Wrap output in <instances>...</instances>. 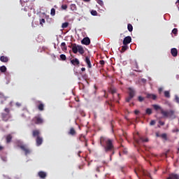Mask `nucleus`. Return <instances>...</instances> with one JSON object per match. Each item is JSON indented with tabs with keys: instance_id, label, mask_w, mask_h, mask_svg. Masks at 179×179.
I'll return each instance as SVG.
<instances>
[{
	"instance_id": "nucleus-1",
	"label": "nucleus",
	"mask_w": 179,
	"mask_h": 179,
	"mask_svg": "<svg viewBox=\"0 0 179 179\" xmlns=\"http://www.w3.org/2000/svg\"><path fill=\"white\" fill-rule=\"evenodd\" d=\"M100 145L103 148V150L105 153H108L111 152V154L110 155V160L112 159L113 155L114 153H115V151H114V144L113 143V140L104 137V136H101L100 138Z\"/></svg>"
},
{
	"instance_id": "nucleus-2",
	"label": "nucleus",
	"mask_w": 179,
	"mask_h": 179,
	"mask_svg": "<svg viewBox=\"0 0 179 179\" xmlns=\"http://www.w3.org/2000/svg\"><path fill=\"white\" fill-rule=\"evenodd\" d=\"M33 138H36V146H41L43 145V138L41 136V131L39 129H35L32 131Z\"/></svg>"
},
{
	"instance_id": "nucleus-3",
	"label": "nucleus",
	"mask_w": 179,
	"mask_h": 179,
	"mask_svg": "<svg viewBox=\"0 0 179 179\" xmlns=\"http://www.w3.org/2000/svg\"><path fill=\"white\" fill-rule=\"evenodd\" d=\"M128 90H129L128 92L129 96L126 98L127 103H129L131 100H132V99L135 97V93H136L135 90H134V88L132 87H129Z\"/></svg>"
},
{
	"instance_id": "nucleus-4",
	"label": "nucleus",
	"mask_w": 179,
	"mask_h": 179,
	"mask_svg": "<svg viewBox=\"0 0 179 179\" xmlns=\"http://www.w3.org/2000/svg\"><path fill=\"white\" fill-rule=\"evenodd\" d=\"M31 122L33 124H36V125H41L44 122V120L40 116H35L33 117Z\"/></svg>"
},
{
	"instance_id": "nucleus-5",
	"label": "nucleus",
	"mask_w": 179,
	"mask_h": 179,
	"mask_svg": "<svg viewBox=\"0 0 179 179\" xmlns=\"http://www.w3.org/2000/svg\"><path fill=\"white\" fill-rule=\"evenodd\" d=\"M161 114L166 118H167V117H173V115H174V110H171L169 111H166L164 109H161Z\"/></svg>"
},
{
	"instance_id": "nucleus-6",
	"label": "nucleus",
	"mask_w": 179,
	"mask_h": 179,
	"mask_svg": "<svg viewBox=\"0 0 179 179\" xmlns=\"http://www.w3.org/2000/svg\"><path fill=\"white\" fill-rule=\"evenodd\" d=\"M19 148H20L21 150H23L24 152L25 156H27V155H30L31 153V150L27 147L26 145H19Z\"/></svg>"
},
{
	"instance_id": "nucleus-7",
	"label": "nucleus",
	"mask_w": 179,
	"mask_h": 179,
	"mask_svg": "<svg viewBox=\"0 0 179 179\" xmlns=\"http://www.w3.org/2000/svg\"><path fill=\"white\" fill-rule=\"evenodd\" d=\"M68 134L69 136H71L72 138H75V136L78 135V131H76V129L74 127H70Z\"/></svg>"
},
{
	"instance_id": "nucleus-8",
	"label": "nucleus",
	"mask_w": 179,
	"mask_h": 179,
	"mask_svg": "<svg viewBox=\"0 0 179 179\" xmlns=\"http://www.w3.org/2000/svg\"><path fill=\"white\" fill-rule=\"evenodd\" d=\"M35 103L39 111H44V103L41 101H36Z\"/></svg>"
},
{
	"instance_id": "nucleus-9",
	"label": "nucleus",
	"mask_w": 179,
	"mask_h": 179,
	"mask_svg": "<svg viewBox=\"0 0 179 179\" xmlns=\"http://www.w3.org/2000/svg\"><path fill=\"white\" fill-rule=\"evenodd\" d=\"M69 47L71 48L74 54H78V45H76V43H71V45H69Z\"/></svg>"
},
{
	"instance_id": "nucleus-10",
	"label": "nucleus",
	"mask_w": 179,
	"mask_h": 179,
	"mask_svg": "<svg viewBox=\"0 0 179 179\" xmlns=\"http://www.w3.org/2000/svg\"><path fill=\"white\" fill-rule=\"evenodd\" d=\"M132 41V38L131 36H126L123 40V45H128V44L131 43Z\"/></svg>"
},
{
	"instance_id": "nucleus-11",
	"label": "nucleus",
	"mask_w": 179,
	"mask_h": 179,
	"mask_svg": "<svg viewBox=\"0 0 179 179\" xmlns=\"http://www.w3.org/2000/svg\"><path fill=\"white\" fill-rule=\"evenodd\" d=\"M166 179H179V174L174 173H170Z\"/></svg>"
},
{
	"instance_id": "nucleus-12",
	"label": "nucleus",
	"mask_w": 179,
	"mask_h": 179,
	"mask_svg": "<svg viewBox=\"0 0 179 179\" xmlns=\"http://www.w3.org/2000/svg\"><path fill=\"white\" fill-rule=\"evenodd\" d=\"M81 43L84 45H89L90 44V38L89 37H85L81 41Z\"/></svg>"
},
{
	"instance_id": "nucleus-13",
	"label": "nucleus",
	"mask_w": 179,
	"mask_h": 179,
	"mask_svg": "<svg viewBox=\"0 0 179 179\" xmlns=\"http://www.w3.org/2000/svg\"><path fill=\"white\" fill-rule=\"evenodd\" d=\"M38 177H40L42 179H45L47 177V173H45L43 171H41L38 173Z\"/></svg>"
},
{
	"instance_id": "nucleus-14",
	"label": "nucleus",
	"mask_w": 179,
	"mask_h": 179,
	"mask_svg": "<svg viewBox=\"0 0 179 179\" xmlns=\"http://www.w3.org/2000/svg\"><path fill=\"white\" fill-rule=\"evenodd\" d=\"M171 54L172 57H177L178 55V50H177V48H173L171 50Z\"/></svg>"
},
{
	"instance_id": "nucleus-15",
	"label": "nucleus",
	"mask_w": 179,
	"mask_h": 179,
	"mask_svg": "<svg viewBox=\"0 0 179 179\" xmlns=\"http://www.w3.org/2000/svg\"><path fill=\"white\" fill-rule=\"evenodd\" d=\"M147 99H152V100H156L157 99V96L155 94H147Z\"/></svg>"
},
{
	"instance_id": "nucleus-16",
	"label": "nucleus",
	"mask_w": 179,
	"mask_h": 179,
	"mask_svg": "<svg viewBox=\"0 0 179 179\" xmlns=\"http://www.w3.org/2000/svg\"><path fill=\"white\" fill-rule=\"evenodd\" d=\"M88 68H92V63L90 62V57H85V59Z\"/></svg>"
},
{
	"instance_id": "nucleus-17",
	"label": "nucleus",
	"mask_w": 179,
	"mask_h": 179,
	"mask_svg": "<svg viewBox=\"0 0 179 179\" xmlns=\"http://www.w3.org/2000/svg\"><path fill=\"white\" fill-rule=\"evenodd\" d=\"M141 141L142 142H149V138H143V137H140V138L138 140H136V142L137 143H140Z\"/></svg>"
},
{
	"instance_id": "nucleus-18",
	"label": "nucleus",
	"mask_w": 179,
	"mask_h": 179,
	"mask_svg": "<svg viewBox=\"0 0 179 179\" xmlns=\"http://www.w3.org/2000/svg\"><path fill=\"white\" fill-rule=\"evenodd\" d=\"M71 63L74 66L79 65V64H80V62H79V59H71Z\"/></svg>"
},
{
	"instance_id": "nucleus-19",
	"label": "nucleus",
	"mask_w": 179,
	"mask_h": 179,
	"mask_svg": "<svg viewBox=\"0 0 179 179\" xmlns=\"http://www.w3.org/2000/svg\"><path fill=\"white\" fill-rule=\"evenodd\" d=\"M12 134H8L6 136V143H10V142H12Z\"/></svg>"
},
{
	"instance_id": "nucleus-20",
	"label": "nucleus",
	"mask_w": 179,
	"mask_h": 179,
	"mask_svg": "<svg viewBox=\"0 0 179 179\" xmlns=\"http://www.w3.org/2000/svg\"><path fill=\"white\" fill-rule=\"evenodd\" d=\"M78 52H79V54H81V55H83V54H85V50H83V47H82L81 45H78Z\"/></svg>"
},
{
	"instance_id": "nucleus-21",
	"label": "nucleus",
	"mask_w": 179,
	"mask_h": 179,
	"mask_svg": "<svg viewBox=\"0 0 179 179\" xmlns=\"http://www.w3.org/2000/svg\"><path fill=\"white\" fill-rule=\"evenodd\" d=\"M0 61L1 62H8V61H9V59L8 58V57L1 56Z\"/></svg>"
},
{
	"instance_id": "nucleus-22",
	"label": "nucleus",
	"mask_w": 179,
	"mask_h": 179,
	"mask_svg": "<svg viewBox=\"0 0 179 179\" xmlns=\"http://www.w3.org/2000/svg\"><path fill=\"white\" fill-rule=\"evenodd\" d=\"M2 118L3 121H8V120H9V114L3 113Z\"/></svg>"
},
{
	"instance_id": "nucleus-23",
	"label": "nucleus",
	"mask_w": 179,
	"mask_h": 179,
	"mask_svg": "<svg viewBox=\"0 0 179 179\" xmlns=\"http://www.w3.org/2000/svg\"><path fill=\"white\" fill-rule=\"evenodd\" d=\"M61 47H62V50L63 51H66L67 48H66V43H65V42H63L61 43Z\"/></svg>"
},
{
	"instance_id": "nucleus-24",
	"label": "nucleus",
	"mask_w": 179,
	"mask_h": 179,
	"mask_svg": "<svg viewBox=\"0 0 179 179\" xmlns=\"http://www.w3.org/2000/svg\"><path fill=\"white\" fill-rule=\"evenodd\" d=\"M127 50H128V45H124L122 47V50H121L120 52H125V51H127Z\"/></svg>"
},
{
	"instance_id": "nucleus-25",
	"label": "nucleus",
	"mask_w": 179,
	"mask_h": 179,
	"mask_svg": "<svg viewBox=\"0 0 179 179\" xmlns=\"http://www.w3.org/2000/svg\"><path fill=\"white\" fill-rule=\"evenodd\" d=\"M152 107H153V108H155L157 111V110H160V111H162V110L163 109V108H162V107H160L159 105H156V104L152 105Z\"/></svg>"
},
{
	"instance_id": "nucleus-26",
	"label": "nucleus",
	"mask_w": 179,
	"mask_h": 179,
	"mask_svg": "<svg viewBox=\"0 0 179 179\" xmlns=\"http://www.w3.org/2000/svg\"><path fill=\"white\" fill-rule=\"evenodd\" d=\"M127 29L129 31H132L134 30V27L131 24H127Z\"/></svg>"
},
{
	"instance_id": "nucleus-27",
	"label": "nucleus",
	"mask_w": 179,
	"mask_h": 179,
	"mask_svg": "<svg viewBox=\"0 0 179 179\" xmlns=\"http://www.w3.org/2000/svg\"><path fill=\"white\" fill-rule=\"evenodd\" d=\"M160 137L164 139V141H167V134L166 133L161 134Z\"/></svg>"
},
{
	"instance_id": "nucleus-28",
	"label": "nucleus",
	"mask_w": 179,
	"mask_h": 179,
	"mask_svg": "<svg viewBox=\"0 0 179 179\" xmlns=\"http://www.w3.org/2000/svg\"><path fill=\"white\" fill-rule=\"evenodd\" d=\"M70 9L71 10H76V4L70 5Z\"/></svg>"
},
{
	"instance_id": "nucleus-29",
	"label": "nucleus",
	"mask_w": 179,
	"mask_h": 179,
	"mask_svg": "<svg viewBox=\"0 0 179 179\" xmlns=\"http://www.w3.org/2000/svg\"><path fill=\"white\" fill-rule=\"evenodd\" d=\"M0 71L2 73L6 72V66H2L0 67Z\"/></svg>"
},
{
	"instance_id": "nucleus-30",
	"label": "nucleus",
	"mask_w": 179,
	"mask_h": 179,
	"mask_svg": "<svg viewBox=\"0 0 179 179\" xmlns=\"http://www.w3.org/2000/svg\"><path fill=\"white\" fill-rule=\"evenodd\" d=\"M164 96H165V97H166L167 99H170V92H169V91H165V92H164Z\"/></svg>"
},
{
	"instance_id": "nucleus-31",
	"label": "nucleus",
	"mask_w": 179,
	"mask_h": 179,
	"mask_svg": "<svg viewBox=\"0 0 179 179\" xmlns=\"http://www.w3.org/2000/svg\"><path fill=\"white\" fill-rule=\"evenodd\" d=\"M145 113L148 114V115H150L152 114V110L150 108H147L145 110Z\"/></svg>"
},
{
	"instance_id": "nucleus-32",
	"label": "nucleus",
	"mask_w": 179,
	"mask_h": 179,
	"mask_svg": "<svg viewBox=\"0 0 179 179\" xmlns=\"http://www.w3.org/2000/svg\"><path fill=\"white\" fill-rule=\"evenodd\" d=\"M60 59L62 61H65L66 59V56L65 55H60Z\"/></svg>"
},
{
	"instance_id": "nucleus-33",
	"label": "nucleus",
	"mask_w": 179,
	"mask_h": 179,
	"mask_svg": "<svg viewBox=\"0 0 179 179\" xmlns=\"http://www.w3.org/2000/svg\"><path fill=\"white\" fill-rule=\"evenodd\" d=\"M138 101H139L140 103H142V101H143L145 100V98L143 97V96H139L138 97Z\"/></svg>"
},
{
	"instance_id": "nucleus-34",
	"label": "nucleus",
	"mask_w": 179,
	"mask_h": 179,
	"mask_svg": "<svg viewBox=\"0 0 179 179\" xmlns=\"http://www.w3.org/2000/svg\"><path fill=\"white\" fill-rule=\"evenodd\" d=\"M51 16H55V8H52L50 11Z\"/></svg>"
},
{
	"instance_id": "nucleus-35",
	"label": "nucleus",
	"mask_w": 179,
	"mask_h": 179,
	"mask_svg": "<svg viewBox=\"0 0 179 179\" xmlns=\"http://www.w3.org/2000/svg\"><path fill=\"white\" fill-rule=\"evenodd\" d=\"M43 23H45V20L44 18H42V19L40 20L41 26H44Z\"/></svg>"
},
{
	"instance_id": "nucleus-36",
	"label": "nucleus",
	"mask_w": 179,
	"mask_h": 179,
	"mask_svg": "<svg viewBox=\"0 0 179 179\" xmlns=\"http://www.w3.org/2000/svg\"><path fill=\"white\" fill-rule=\"evenodd\" d=\"M91 15H92V16H97V11L94 10H92L91 11Z\"/></svg>"
},
{
	"instance_id": "nucleus-37",
	"label": "nucleus",
	"mask_w": 179,
	"mask_h": 179,
	"mask_svg": "<svg viewBox=\"0 0 179 179\" xmlns=\"http://www.w3.org/2000/svg\"><path fill=\"white\" fill-rule=\"evenodd\" d=\"M62 29H66V27H68V22H66L63 23L62 25Z\"/></svg>"
},
{
	"instance_id": "nucleus-38",
	"label": "nucleus",
	"mask_w": 179,
	"mask_h": 179,
	"mask_svg": "<svg viewBox=\"0 0 179 179\" xmlns=\"http://www.w3.org/2000/svg\"><path fill=\"white\" fill-rule=\"evenodd\" d=\"M97 3H99V5H100L101 6H103V5H104V2H103L102 0H98Z\"/></svg>"
},
{
	"instance_id": "nucleus-39",
	"label": "nucleus",
	"mask_w": 179,
	"mask_h": 179,
	"mask_svg": "<svg viewBox=\"0 0 179 179\" xmlns=\"http://www.w3.org/2000/svg\"><path fill=\"white\" fill-rule=\"evenodd\" d=\"M67 8H68V6H66V4L62 6V10H66Z\"/></svg>"
},
{
	"instance_id": "nucleus-40",
	"label": "nucleus",
	"mask_w": 179,
	"mask_h": 179,
	"mask_svg": "<svg viewBox=\"0 0 179 179\" xmlns=\"http://www.w3.org/2000/svg\"><path fill=\"white\" fill-rule=\"evenodd\" d=\"M178 32V29H177V28H174V29L172 30L173 34H177Z\"/></svg>"
},
{
	"instance_id": "nucleus-41",
	"label": "nucleus",
	"mask_w": 179,
	"mask_h": 179,
	"mask_svg": "<svg viewBox=\"0 0 179 179\" xmlns=\"http://www.w3.org/2000/svg\"><path fill=\"white\" fill-rule=\"evenodd\" d=\"M156 124V121L155 120H151V122H150V125H155Z\"/></svg>"
},
{
	"instance_id": "nucleus-42",
	"label": "nucleus",
	"mask_w": 179,
	"mask_h": 179,
	"mask_svg": "<svg viewBox=\"0 0 179 179\" xmlns=\"http://www.w3.org/2000/svg\"><path fill=\"white\" fill-rule=\"evenodd\" d=\"M135 173L136 174L137 177H139V175L138 173V171H141V169H135Z\"/></svg>"
},
{
	"instance_id": "nucleus-43",
	"label": "nucleus",
	"mask_w": 179,
	"mask_h": 179,
	"mask_svg": "<svg viewBox=\"0 0 179 179\" xmlns=\"http://www.w3.org/2000/svg\"><path fill=\"white\" fill-rule=\"evenodd\" d=\"M99 64H100L101 65H104V64H106V62H104V60H100V61H99Z\"/></svg>"
},
{
	"instance_id": "nucleus-44",
	"label": "nucleus",
	"mask_w": 179,
	"mask_h": 179,
	"mask_svg": "<svg viewBox=\"0 0 179 179\" xmlns=\"http://www.w3.org/2000/svg\"><path fill=\"white\" fill-rule=\"evenodd\" d=\"M175 100H176V103H179V97L178 96H176Z\"/></svg>"
},
{
	"instance_id": "nucleus-45",
	"label": "nucleus",
	"mask_w": 179,
	"mask_h": 179,
	"mask_svg": "<svg viewBox=\"0 0 179 179\" xmlns=\"http://www.w3.org/2000/svg\"><path fill=\"white\" fill-rule=\"evenodd\" d=\"M4 111L6 112V113H7V114H9V108H6L5 109H4Z\"/></svg>"
},
{
	"instance_id": "nucleus-46",
	"label": "nucleus",
	"mask_w": 179,
	"mask_h": 179,
	"mask_svg": "<svg viewBox=\"0 0 179 179\" xmlns=\"http://www.w3.org/2000/svg\"><path fill=\"white\" fill-rule=\"evenodd\" d=\"M15 105L17 106V107H20V106H22V103L17 102Z\"/></svg>"
},
{
	"instance_id": "nucleus-47",
	"label": "nucleus",
	"mask_w": 179,
	"mask_h": 179,
	"mask_svg": "<svg viewBox=\"0 0 179 179\" xmlns=\"http://www.w3.org/2000/svg\"><path fill=\"white\" fill-rule=\"evenodd\" d=\"M159 125L163 126V125H164L165 123H164V122L159 121Z\"/></svg>"
},
{
	"instance_id": "nucleus-48",
	"label": "nucleus",
	"mask_w": 179,
	"mask_h": 179,
	"mask_svg": "<svg viewBox=\"0 0 179 179\" xmlns=\"http://www.w3.org/2000/svg\"><path fill=\"white\" fill-rule=\"evenodd\" d=\"M134 113L136 114V115H138L139 114V110H134Z\"/></svg>"
},
{
	"instance_id": "nucleus-49",
	"label": "nucleus",
	"mask_w": 179,
	"mask_h": 179,
	"mask_svg": "<svg viewBox=\"0 0 179 179\" xmlns=\"http://www.w3.org/2000/svg\"><path fill=\"white\" fill-rule=\"evenodd\" d=\"M123 153H124V155H127V153H128V151L127 150V149H124V150H123Z\"/></svg>"
},
{
	"instance_id": "nucleus-50",
	"label": "nucleus",
	"mask_w": 179,
	"mask_h": 179,
	"mask_svg": "<svg viewBox=\"0 0 179 179\" xmlns=\"http://www.w3.org/2000/svg\"><path fill=\"white\" fill-rule=\"evenodd\" d=\"M173 132H179V129H175L173 130Z\"/></svg>"
},
{
	"instance_id": "nucleus-51",
	"label": "nucleus",
	"mask_w": 179,
	"mask_h": 179,
	"mask_svg": "<svg viewBox=\"0 0 179 179\" xmlns=\"http://www.w3.org/2000/svg\"><path fill=\"white\" fill-rule=\"evenodd\" d=\"M1 159L3 162H7L6 157H2Z\"/></svg>"
},
{
	"instance_id": "nucleus-52",
	"label": "nucleus",
	"mask_w": 179,
	"mask_h": 179,
	"mask_svg": "<svg viewBox=\"0 0 179 179\" xmlns=\"http://www.w3.org/2000/svg\"><path fill=\"white\" fill-rule=\"evenodd\" d=\"M134 65H135L136 68L138 69V62H134Z\"/></svg>"
},
{
	"instance_id": "nucleus-53",
	"label": "nucleus",
	"mask_w": 179,
	"mask_h": 179,
	"mask_svg": "<svg viewBox=\"0 0 179 179\" xmlns=\"http://www.w3.org/2000/svg\"><path fill=\"white\" fill-rule=\"evenodd\" d=\"M81 71H82V72H85V71H86V69H85V67H83V68L81 69Z\"/></svg>"
},
{
	"instance_id": "nucleus-54",
	"label": "nucleus",
	"mask_w": 179,
	"mask_h": 179,
	"mask_svg": "<svg viewBox=\"0 0 179 179\" xmlns=\"http://www.w3.org/2000/svg\"><path fill=\"white\" fill-rule=\"evenodd\" d=\"M146 176H147V177H150V178L152 179V176H150V173H148V174L146 175Z\"/></svg>"
},
{
	"instance_id": "nucleus-55",
	"label": "nucleus",
	"mask_w": 179,
	"mask_h": 179,
	"mask_svg": "<svg viewBox=\"0 0 179 179\" xmlns=\"http://www.w3.org/2000/svg\"><path fill=\"white\" fill-rule=\"evenodd\" d=\"M159 93H162V92H163V88H159Z\"/></svg>"
},
{
	"instance_id": "nucleus-56",
	"label": "nucleus",
	"mask_w": 179,
	"mask_h": 179,
	"mask_svg": "<svg viewBox=\"0 0 179 179\" xmlns=\"http://www.w3.org/2000/svg\"><path fill=\"white\" fill-rule=\"evenodd\" d=\"M104 97L106 98V99H107V97H108V95H106V92H104Z\"/></svg>"
},
{
	"instance_id": "nucleus-57",
	"label": "nucleus",
	"mask_w": 179,
	"mask_h": 179,
	"mask_svg": "<svg viewBox=\"0 0 179 179\" xmlns=\"http://www.w3.org/2000/svg\"><path fill=\"white\" fill-rule=\"evenodd\" d=\"M80 153H82V152H80V151H79L78 153V156L79 157H80Z\"/></svg>"
},
{
	"instance_id": "nucleus-58",
	"label": "nucleus",
	"mask_w": 179,
	"mask_h": 179,
	"mask_svg": "<svg viewBox=\"0 0 179 179\" xmlns=\"http://www.w3.org/2000/svg\"><path fill=\"white\" fill-rule=\"evenodd\" d=\"M1 150H3V147H2V145H0V151Z\"/></svg>"
},
{
	"instance_id": "nucleus-59",
	"label": "nucleus",
	"mask_w": 179,
	"mask_h": 179,
	"mask_svg": "<svg viewBox=\"0 0 179 179\" xmlns=\"http://www.w3.org/2000/svg\"><path fill=\"white\" fill-rule=\"evenodd\" d=\"M114 93H115V90H112V94H114Z\"/></svg>"
},
{
	"instance_id": "nucleus-60",
	"label": "nucleus",
	"mask_w": 179,
	"mask_h": 179,
	"mask_svg": "<svg viewBox=\"0 0 179 179\" xmlns=\"http://www.w3.org/2000/svg\"><path fill=\"white\" fill-rule=\"evenodd\" d=\"M106 104H108V106H111V103L106 101Z\"/></svg>"
},
{
	"instance_id": "nucleus-61",
	"label": "nucleus",
	"mask_w": 179,
	"mask_h": 179,
	"mask_svg": "<svg viewBox=\"0 0 179 179\" xmlns=\"http://www.w3.org/2000/svg\"><path fill=\"white\" fill-rule=\"evenodd\" d=\"M156 136H157L159 138V136H160V135L159 134V133H156Z\"/></svg>"
},
{
	"instance_id": "nucleus-62",
	"label": "nucleus",
	"mask_w": 179,
	"mask_h": 179,
	"mask_svg": "<svg viewBox=\"0 0 179 179\" xmlns=\"http://www.w3.org/2000/svg\"><path fill=\"white\" fill-rule=\"evenodd\" d=\"M84 2H90V0H83Z\"/></svg>"
},
{
	"instance_id": "nucleus-63",
	"label": "nucleus",
	"mask_w": 179,
	"mask_h": 179,
	"mask_svg": "<svg viewBox=\"0 0 179 179\" xmlns=\"http://www.w3.org/2000/svg\"><path fill=\"white\" fill-rule=\"evenodd\" d=\"M74 99L76 100V101H79L78 99H76V98H74Z\"/></svg>"
},
{
	"instance_id": "nucleus-64",
	"label": "nucleus",
	"mask_w": 179,
	"mask_h": 179,
	"mask_svg": "<svg viewBox=\"0 0 179 179\" xmlns=\"http://www.w3.org/2000/svg\"><path fill=\"white\" fill-rule=\"evenodd\" d=\"M3 99H4V100H6V96H4Z\"/></svg>"
}]
</instances>
